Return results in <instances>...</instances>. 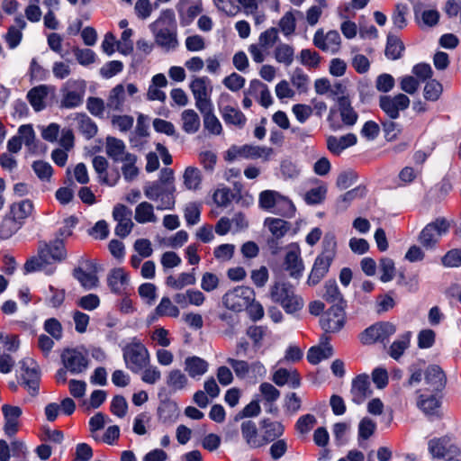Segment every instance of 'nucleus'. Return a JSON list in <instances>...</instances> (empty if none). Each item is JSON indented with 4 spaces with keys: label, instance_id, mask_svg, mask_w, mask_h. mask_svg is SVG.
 Returning a JSON list of instances; mask_svg holds the SVG:
<instances>
[{
    "label": "nucleus",
    "instance_id": "obj_1",
    "mask_svg": "<svg viewBox=\"0 0 461 461\" xmlns=\"http://www.w3.org/2000/svg\"><path fill=\"white\" fill-rule=\"evenodd\" d=\"M67 250L63 241L56 239L50 242L39 240L37 246V254L28 258L23 266L26 273L37 271L44 272L51 276L56 271L55 265L65 260Z\"/></svg>",
    "mask_w": 461,
    "mask_h": 461
},
{
    "label": "nucleus",
    "instance_id": "obj_2",
    "mask_svg": "<svg viewBox=\"0 0 461 461\" xmlns=\"http://www.w3.org/2000/svg\"><path fill=\"white\" fill-rule=\"evenodd\" d=\"M155 43L166 51L175 50L179 41L177 23L172 9L163 10L157 20L149 24Z\"/></svg>",
    "mask_w": 461,
    "mask_h": 461
},
{
    "label": "nucleus",
    "instance_id": "obj_3",
    "mask_svg": "<svg viewBox=\"0 0 461 461\" xmlns=\"http://www.w3.org/2000/svg\"><path fill=\"white\" fill-rule=\"evenodd\" d=\"M337 254V240L333 233H326L322 240V250L314 260L307 279L309 285H318L329 272Z\"/></svg>",
    "mask_w": 461,
    "mask_h": 461
},
{
    "label": "nucleus",
    "instance_id": "obj_4",
    "mask_svg": "<svg viewBox=\"0 0 461 461\" xmlns=\"http://www.w3.org/2000/svg\"><path fill=\"white\" fill-rule=\"evenodd\" d=\"M269 298L279 304L288 314L301 311L304 306L303 297L295 293L294 287L287 282H275L269 287Z\"/></svg>",
    "mask_w": 461,
    "mask_h": 461
},
{
    "label": "nucleus",
    "instance_id": "obj_5",
    "mask_svg": "<svg viewBox=\"0 0 461 461\" xmlns=\"http://www.w3.org/2000/svg\"><path fill=\"white\" fill-rule=\"evenodd\" d=\"M258 203L262 209L285 217H292L295 212L294 203L276 191L261 192Z\"/></svg>",
    "mask_w": 461,
    "mask_h": 461
},
{
    "label": "nucleus",
    "instance_id": "obj_6",
    "mask_svg": "<svg viewBox=\"0 0 461 461\" xmlns=\"http://www.w3.org/2000/svg\"><path fill=\"white\" fill-rule=\"evenodd\" d=\"M139 92L132 83H120L114 86L106 97V109L109 112L122 113L129 105V100Z\"/></svg>",
    "mask_w": 461,
    "mask_h": 461
},
{
    "label": "nucleus",
    "instance_id": "obj_7",
    "mask_svg": "<svg viewBox=\"0 0 461 461\" xmlns=\"http://www.w3.org/2000/svg\"><path fill=\"white\" fill-rule=\"evenodd\" d=\"M123 359L127 368L133 373H139L144 369L150 361L148 348L138 339H133L123 349Z\"/></svg>",
    "mask_w": 461,
    "mask_h": 461
},
{
    "label": "nucleus",
    "instance_id": "obj_8",
    "mask_svg": "<svg viewBox=\"0 0 461 461\" xmlns=\"http://www.w3.org/2000/svg\"><path fill=\"white\" fill-rule=\"evenodd\" d=\"M21 374L18 383L27 393L35 397L39 394L41 375L37 364L32 358H23L20 361Z\"/></svg>",
    "mask_w": 461,
    "mask_h": 461
},
{
    "label": "nucleus",
    "instance_id": "obj_9",
    "mask_svg": "<svg viewBox=\"0 0 461 461\" xmlns=\"http://www.w3.org/2000/svg\"><path fill=\"white\" fill-rule=\"evenodd\" d=\"M396 332V327L389 321H379L364 330L359 334L363 345L385 343Z\"/></svg>",
    "mask_w": 461,
    "mask_h": 461
},
{
    "label": "nucleus",
    "instance_id": "obj_10",
    "mask_svg": "<svg viewBox=\"0 0 461 461\" xmlns=\"http://www.w3.org/2000/svg\"><path fill=\"white\" fill-rule=\"evenodd\" d=\"M254 291L249 286H237L228 291L222 297L223 305L233 312H241L247 309L254 301Z\"/></svg>",
    "mask_w": 461,
    "mask_h": 461
},
{
    "label": "nucleus",
    "instance_id": "obj_11",
    "mask_svg": "<svg viewBox=\"0 0 461 461\" xmlns=\"http://www.w3.org/2000/svg\"><path fill=\"white\" fill-rule=\"evenodd\" d=\"M61 107L71 109L83 103L86 93V84L82 80H68L61 88Z\"/></svg>",
    "mask_w": 461,
    "mask_h": 461
},
{
    "label": "nucleus",
    "instance_id": "obj_12",
    "mask_svg": "<svg viewBox=\"0 0 461 461\" xmlns=\"http://www.w3.org/2000/svg\"><path fill=\"white\" fill-rule=\"evenodd\" d=\"M189 88L195 101V107L198 110L212 105L211 100L212 86L211 80L207 77H194L189 84Z\"/></svg>",
    "mask_w": 461,
    "mask_h": 461
},
{
    "label": "nucleus",
    "instance_id": "obj_13",
    "mask_svg": "<svg viewBox=\"0 0 461 461\" xmlns=\"http://www.w3.org/2000/svg\"><path fill=\"white\" fill-rule=\"evenodd\" d=\"M410 104V98L404 94L382 95L379 98L381 110L392 120L399 118L400 113L405 111Z\"/></svg>",
    "mask_w": 461,
    "mask_h": 461
},
{
    "label": "nucleus",
    "instance_id": "obj_14",
    "mask_svg": "<svg viewBox=\"0 0 461 461\" xmlns=\"http://www.w3.org/2000/svg\"><path fill=\"white\" fill-rule=\"evenodd\" d=\"M449 229V223L444 218H438L435 221L429 223L421 230L419 240L423 247L431 248L438 241L439 237L447 233Z\"/></svg>",
    "mask_w": 461,
    "mask_h": 461
},
{
    "label": "nucleus",
    "instance_id": "obj_15",
    "mask_svg": "<svg viewBox=\"0 0 461 461\" xmlns=\"http://www.w3.org/2000/svg\"><path fill=\"white\" fill-rule=\"evenodd\" d=\"M344 305H332L321 318L320 324L325 332H339L345 325Z\"/></svg>",
    "mask_w": 461,
    "mask_h": 461
},
{
    "label": "nucleus",
    "instance_id": "obj_16",
    "mask_svg": "<svg viewBox=\"0 0 461 461\" xmlns=\"http://www.w3.org/2000/svg\"><path fill=\"white\" fill-rule=\"evenodd\" d=\"M312 42L319 50L335 54L340 50L341 37L335 30L325 33L323 29H318L313 35Z\"/></svg>",
    "mask_w": 461,
    "mask_h": 461
},
{
    "label": "nucleus",
    "instance_id": "obj_17",
    "mask_svg": "<svg viewBox=\"0 0 461 461\" xmlns=\"http://www.w3.org/2000/svg\"><path fill=\"white\" fill-rule=\"evenodd\" d=\"M64 367L72 375L85 372L88 367V358L86 354L77 348H66L61 354Z\"/></svg>",
    "mask_w": 461,
    "mask_h": 461
},
{
    "label": "nucleus",
    "instance_id": "obj_18",
    "mask_svg": "<svg viewBox=\"0 0 461 461\" xmlns=\"http://www.w3.org/2000/svg\"><path fill=\"white\" fill-rule=\"evenodd\" d=\"M131 211L123 204L119 203L113 207V218L117 221V225L114 230L117 236L125 238L131 233L134 226L131 220Z\"/></svg>",
    "mask_w": 461,
    "mask_h": 461
},
{
    "label": "nucleus",
    "instance_id": "obj_19",
    "mask_svg": "<svg viewBox=\"0 0 461 461\" xmlns=\"http://www.w3.org/2000/svg\"><path fill=\"white\" fill-rule=\"evenodd\" d=\"M284 268L292 278L298 279L303 276L304 264L297 245L289 246L284 259Z\"/></svg>",
    "mask_w": 461,
    "mask_h": 461
},
{
    "label": "nucleus",
    "instance_id": "obj_20",
    "mask_svg": "<svg viewBox=\"0 0 461 461\" xmlns=\"http://www.w3.org/2000/svg\"><path fill=\"white\" fill-rule=\"evenodd\" d=\"M225 98L229 99L230 96L222 95L219 103V110L224 122L226 124L234 125L240 129L243 128L247 122L246 116L237 106L224 104L223 100Z\"/></svg>",
    "mask_w": 461,
    "mask_h": 461
},
{
    "label": "nucleus",
    "instance_id": "obj_21",
    "mask_svg": "<svg viewBox=\"0 0 461 461\" xmlns=\"http://www.w3.org/2000/svg\"><path fill=\"white\" fill-rule=\"evenodd\" d=\"M352 402L356 404H360L366 401L372 394L370 388L369 376L366 374L357 375L352 381L350 389Z\"/></svg>",
    "mask_w": 461,
    "mask_h": 461
},
{
    "label": "nucleus",
    "instance_id": "obj_22",
    "mask_svg": "<svg viewBox=\"0 0 461 461\" xmlns=\"http://www.w3.org/2000/svg\"><path fill=\"white\" fill-rule=\"evenodd\" d=\"M2 411L5 418L4 430L9 437L14 436L18 431V420L22 415V409L18 406L4 404Z\"/></svg>",
    "mask_w": 461,
    "mask_h": 461
},
{
    "label": "nucleus",
    "instance_id": "obj_23",
    "mask_svg": "<svg viewBox=\"0 0 461 461\" xmlns=\"http://www.w3.org/2000/svg\"><path fill=\"white\" fill-rule=\"evenodd\" d=\"M105 153L113 162H122L125 157L131 153L126 150L125 143L115 137L108 136L105 139Z\"/></svg>",
    "mask_w": 461,
    "mask_h": 461
},
{
    "label": "nucleus",
    "instance_id": "obj_24",
    "mask_svg": "<svg viewBox=\"0 0 461 461\" xmlns=\"http://www.w3.org/2000/svg\"><path fill=\"white\" fill-rule=\"evenodd\" d=\"M427 391L436 393L441 391L446 384V377L442 369L436 365L429 366L425 372Z\"/></svg>",
    "mask_w": 461,
    "mask_h": 461
},
{
    "label": "nucleus",
    "instance_id": "obj_25",
    "mask_svg": "<svg viewBox=\"0 0 461 461\" xmlns=\"http://www.w3.org/2000/svg\"><path fill=\"white\" fill-rule=\"evenodd\" d=\"M272 381L278 386L289 384L294 389L301 385V377L296 369L279 368L273 374Z\"/></svg>",
    "mask_w": 461,
    "mask_h": 461
},
{
    "label": "nucleus",
    "instance_id": "obj_26",
    "mask_svg": "<svg viewBox=\"0 0 461 461\" xmlns=\"http://www.w3.org/2000/svg\"><path fill=\"white\" fill-rule=\"evenodd\" d=\"M209 368V364L206 360L196 357H187L184 362V370L193 379H200Z\"/></svg>",
    "mask_w": 461,
    "mask_h": 461
},
{
    "label": "nucleus",
    "instance_id": "obj_27",
    "mask_svg": "<svg viewBox=\"0 0 461 461\" xmlns=\"http://www.w3.org/2000/svg\"><path fill=\"white\" fill-rule=\"evenodd\" d=\"M174 301L182 308L188 305L201 306L205 302V295L197 289H188L184 293H177L174 295Z\"/></svg>",
    "mask_w": 461,
    "mask_h": 461
},
{
    "label": "nucleus",
    "instance_id": "obj_28",
    "mask_svg": "<svg viewBox=\"0 0 461 461\" xmlns=\"http://www.w3.org/2000/svg\"><path fill=\"white\" fill-rule=\"evenodd\" d=\"M50 93V87L46 85H40L32 87L27 93V100L35 112H40L46 107V99Z\"/></svg>",
    "mask_w": 461,
    "mask_h": 461
},
{
    "label": "nucleus",
    "instance_id": "obj_29",
    "mask_svg": "<svg viewBox=\"0 0 461 461\" xmlns=\"http://www.w3.org/2000/svg\"><path fill=\"white\" fill-rule=\"evenodd\" d=\"M357 143V137L353 133H348L341 137L330 136L327 139L328 149L336 155L340 154L344 149Z\"/></svg>",
    "mask_w": 461,
    "mask_h": 461
},
{
    "label": "nucleus",
    "instance_id": "obj_30",
    "mask_svg": "<svg viewBox=\"0 0 461 461\" xmlns=\"http://www.w3.org/2000/svg\"><path fill=\"white\" fill-rule=\"evenodd\" d=\"M166 384L171 392L185 390L189 385L186 375L180 369L174 368L167 373Z\"/></svg>",
    "mask_w": 461,
    "mask_h": 461
},
{
    "label": "nucleus",
    "instance_id": "obj_31",
    "mask_svg": "<svg viewBox=\"0 0 461 461\" xmlns=\"http://www.w3.org/2000/svg\"><path fill=\"white\" fill-rule=\"evenodd\" d=\"M33 203L32 201L25 199L17 203H14L10 206L9 214L21 225L24 224L25 220L33 212Z\"/></svg>",
    "mask_w": 461,
    "mask_h": 461
},
{
    "label": "nucleus",
    "instance_id": "obj_32",
    "mask_svg": "<svg viewBox=\"0 0 461 461\" xmlns=\"http://www.w3.org/2000/svg\"><path fill=\"white\" fill-rule=\"evenodd\" d=\"M417 407L426 415H436L440 406L438 399L434 394H426L417 391Z\"/></svg>",
    "mask_w": 461,
    "mask_h": 461
},
{
    "label": "nucleus",
    "instance_id": "obj_33",
    "mask_svg": "<svg viewBox=\"0 0 461 461\" xmlns=\"http://www.w3.org/2000/svg\"><path fill=\"white\" fill-rule=\"evenodd\" d=\"M261 427L263 429V445L276 440L283 435L285 430V427L281 422L271 421L268 419L261 421Z\"/></svg>",
    "mask_w": 461,
    "mask_h": 461
},
{
    "label": "nucleus",
    "instance_id": "obj_34",
    "mask_svg": "<svg viewBox=\"0 0 461 461\" xmlns=\"http://www.w3.org/2000/svg\"><path fill=\"white\" fill-rule=\"evenodd\" d=\"M241 158L248 159L261 158L264 161H267L274 150L272 148L264 146H253V145H243L240 147Z\"/></svg>",
    "mask_w": 461,
    "mask_h": 461
},
{
    "label": "nucleus",
    "instance_id": "obj_35",
    "mask_svg": "<svg viewBox=\"0 0 461 461\" xmlns=\"http://www.w3.org/2000/svg\"><path fill=\"white\" fill-rule=\"evenodd\" d=\"M183 184L186 190L198 191L202 188L203 176L199 168L187 167L183 174Z\"/></svg>",
    "mask_w": 461,
    "mask_h": 461
},
{
    "label": "nucleus",
    "instance_id": "obj_36",
    "mask_svg": "<svg viewBox=\"0 0 461 461\" xmlns=\"http://www.w3.org/2000/svg\"><path fill=\"white\" fill-rule=\"evenodd\" d=\"M107 283L112 292L122 294L128 284V276L122 268H114L109 273Z\"/></svg>",
    "mask_w": 461,
    "mask_h": 461
},
{
    "label": "nucleus",
    "instance_id": "obj_37",
    "mask_svg": "<svg viewBox=\"0 0 461 461\" xmlns=\"http://www.w3.org/2000/svg\"><path fill=\"white\" fill-rule=\"evenodd\" d=\"M195 282L194 268L192 269L191 273L183 272L176 276L171 275L166 278L167 286L175 290H181L187 285H193Z\"/></svg>",
    "mask_w": 461,
    "mask_h": 461
},
{
    "label": "nucleus",
    "instance_id": "obj_38",
    "mask_svg": "<svg viewBox=\"0 0 461 461\" xmlns=\"http://www.w3.org/2000/svg\"><path fill=\"white\" fill-rule=\"evenodd\" d=\"M134 219L140 224L154 223L158 221V217L154 212V206L149 202H141L136 206Z\"/></svg>",
    "mask_w": 461,
    "mask_h": 461
},
{
    "label": "nucleus",
    "instance_id": "obj_39",
    "mask_svg": "<svg viewBox=\"0 0 461 461\" xmlns=\"http://www.w3.org/2000/svg\"><path fill=\"white\" fill-rule=\"evenodd\" d=\"M250 95H258L257 96L258 103L267 108L273 103V98L268 87L259 80H252L249 86Z\"/></svg>",
    "mask_w": 461,
    "mask_h": 461
},
{
    "label": "nucleus",
    "instance_id": "obj_40",
    "mask_svg": "<svg viewBox=\"0 0 461 461\" xmlns=\"http://www.w3.org/2000/svg\"><path fill=\"white\" fill-rule=\"evenodd\" d=\"M411 332L407 331L400 335L390 346L388 349L389 356L394 360H398L410 347Z\"/></svg>",
    "mask_w": 461,
    "mask_h": 461
},
{
    "label": "nucleus",
    "instance_id": "obj_41",
    "mask_svg": "<svg viewBox=\"0 0 461 461\" xmlns=\"http://www.w3.org/2000/svg\"><path fill=\"white\" fill-rule=\"evenodd\" d=\"M203 117L204 128L214 135H220L222 131V127L218 118L213 113V105L199 109Z\"/></svg>",
    "mask_w": 461,
    "mask_h": 461
},
{
    "label": "nucleus",
    "instance_id": "obj_42",
    "mask_svg": "<svg viewBox=\"0 0 461 461\" xmlns=\"http://www.w3.org/2000/svg\"><path fill=\"white\" fill-rule=\"evenodd\" d=\"M182 129L188 134L198 131L201 122L198 113L193 109H186L181 113Z\"/></svg>",
    "mask_w": 461,
    "mask_h": 461
},
{
    "label": "nucleus",
    "instance_id": "obj_43",
    "mask_svg": "<svg viewBox=\"0 0 461 461\" xmlns=\"http://www.w3.org/2000/svg\"><path fill=\"white\" fill-rule=\"evenodd\" d=\"M332 355V346L325 342L321 346L312 347L307 353V359L311 364L317 365L321 360L330 358Z\"/></svg>",
    "mask_w": 461,
    "mask_h": 461
},
{
    "label": "nucleus",
    "instance_id": "obj_44",
    "mask_svg": "<svg viewBox=\"0 0 461 461\" xmlns=\"http://www.w3.org/2000/svg\"><path fill=\"white\" fill-rule=\"evenodd\" d=\"M339 111L342 124L345 126H353L357 120V113L354 111L347 97L339 98Z\"/></svg>",
    "mask_w": 461,
    "mask_h": 461
},
{
    "label": "nucleus",
    "instance_id": "obj_45",
    "mask_svg": "<svg viewBox=\"0 0 461 461\" xmlns=\"http://www.w3.org/2000/svg\"><path fill=\"white\" fill-rule=\"evenodd\" d=\"M321 296L327 303L332 305L344 304L343 296L334 280H329L325 283Z\"/></svg>",
    "mask_w": 461,
    "mask_h": 461
},
{
    "label": "nucleus",
    "instance_id": "obj_46",
    "mask_svg": "<svg viewBox=\"0 0 461 461\" xmlns=\"http://www.w3.org/2000/svg\"><path fill=\"white\" fill-rule=\"evenodd\" d=\"M79 131L86 138L92 139L97 133V125L86 113H77L75 117Z\"/></svg>",
    "mask_w": 461,
    "mask_h": 461
},
{
    "label": "nucleus",
    "instance_id": "obj_47",
    "mask_svg": "<svg viewBox=\"0 0 461 461\" xmlns=\"http://www.w3.org/2000/svg\"><path fill=\"white\" fill-rule=\"evenodd\" d=\"M403 42L395 35L389 34L385 46L384 54L387 59L396 60L402 58L404 50Z\"/></svg>",
    "mask_w": 461,
    "mask_h": 461
},
{
    "label": "nucleus",
    "instance_id": "obj_48",
    "mask_svg": "<svg viewBox=\"0 0 461 461\" xmlns=\"http://www.w3.org/2000/svg\"><path fill=\"white\" fill-rule=\"evenodd\" d=\"M241 434L247 444L251 447L263 446L262 440L258 437V429L255 422L247 420L241 424Z\"/></svg>",
    "mask_w": 461,
    "mask_h": 461
},
{
    "label": "nucleus",
    "instance_id": "obj_49",
    "mask_svg": "<svg viewBox=\"0 0 461 461\" xmlns=\"http://www.w3.org/2000/svg\"><path fill=\"white\" fill-rule=\"evenodd\" d=\"M274 57L276 62L290 66L294 59V49L287 43H279L274 50Z\"/></svg>",
    "mask_w": 461,
    "mask_h": 461
},
{
    "label": "nucleus",
    "instance_id": "obj_50",
    "mask_svg": "<svg viewBox=\"0 0 461 461\" xmlns=\"http://www.w3.org/2000/svg\"><path fill=\"white\" fill-rule=\"evenodd\" d=\"M23 225L14 220L9 213L6 214L0 223V239L8 240L13 237Z\"/></svg>",
    "mask_w": 461,
    "mask_h": 461
},
{
    "label": "nucleus",
    "instance_id": "obj_51",
    "mask_svg": "<svg viewBox=\"0 0 461 461\" xmlns=\"http://www.w3.org/2000/svg\"><path fill=\"white\" fill-rule=\"evenodd\" d=\"M265 225L276 239L283 238L290 230V223L278 218H267Z\"/></svg>",
    "mask_w": 461,
    "mask_h": 461
},
{
    "label": "nucleus",
    "instance_id": "obj_52",
    "mask_svg": "<svg viewBox=\"0 0 461 461\" xmlns=\"http://www.w3.org/2000/svg\"><path fill=\"white\" fill-rule=\"evenodd\" d=\"M73 276L86 290H91L96 287L99 282L95 274L86 272L79 267L73 270Z\"/></svg>",
    "mask_w": 461,
    "mask_h": 461
},
{
    "label": "nucleus",
    "instance_id": "obj_53",
    "mask_svg": "<svg viewBox=\"0 0 461 461\" xmlns=\"http://www.w3.org/2000/svg\"><path fill=\"white\" fill-rule=\"evenodd\" d=\"M176 8L182 26L189 25L202 12V8L197 5H190L186 9H185L182 5H178Z\"/></svg>",
    "mask_w": 461,
    "mask_h": 461
},
{
    "label": "nucleus",
    "instance_id": "obj_54",
    "mask_svg": "<svg viewBox=\"0 0 461 461\" xmlns=\"http://www.w3.org/2000/svg\"><path fill=\"white\" fill-rule=\"evenodd\" d=\"M155 313L159 317L168 316L176 318L179 316L180 311L168 297H163L156 307Z\"/></svg>",
    "mask_w": 461,
    "mask_h": 461
},
{
    "label": "nucleus",
    "instance_id": "obj_55",
    "mask_svg": "<svg viewBox=\"0 0 461 461\" xmlns=\"http://www.w3.org/2000/svg\"><path fill=\"white\" fill-rule=\"evenodd\" d=\"M171 184L163 181L153 182L144 186V194L151 201H158Z\"/></svg>",
    "mask_w": 461,
    "mask_h": 461
},
{
    "label": "nucleus",
    "instance_id": "obj_56",
    "mask_svg": "<svg viewBox=\"0 0 461 461\" xmlns=\"http://www.w3.org/2000/svg\"><path fill=\"white\" fill-rule=\"evenodd\" d=\"M137 161V157L134 154L128 155L125 157V159L122 161V172L123 177L126 181H132L135 179L139 174V169L135 166Z\"/></svg>",
    "mask_w": 461,
    "mask_h": 461
},
{
    "label": "nucleus",
    "instance_id": "obj_57",
    "mask_svg": "<svg viewBox=\"0 0 461 461\" xmlns=\"http://www.w3.org/2000/svg\"><path fill=\"white\" fill-rule=\"evenodd\" d=\"M366 194L365 187H356L341 195L337 201V207L340 211H345L349 203L357 197H363Z\"/></svg>",
    "mask_w": 461,
    "mask_h": 461
},
{
    "label": "nucleus",
    "instance_id": "obj_58",
    "mask_svg": "<svg viewBox=\"0 0 461 461\" xmlns=\"http://www.w3.org/2000/svg\"><path fill=\"white\" fill-rule=\"evenodd\" d=\"M424 98L435 102L439 99L443 92V86L436 79L429 80L424 86Z\"/></svg>",
    "mask_w": 461,
    "mask_h": 461
},
{
    "label": "nucleus",
    "instance_id": "obj_59",
    "mask_svg": "<svg viewBox=\"0 0 461 461\" xmlns=\"http://www.w3.org/2000/svg\"><path fill=\"white\" fill-rule=\"evenodd\" d=\"M321 57L320 54L310 49L302 50L299 55L301 64L312 68H318L321 63Z\"/></svg>",
    "mask_w": 461,
    "mask_h": 461
},
{
    "label": "nucleus",
    "instance_id": "obj_60",
    "mask_svg": "<svg viewBox=\"0 0 461 461\" xmlns=\"http://www.w3.org/2000/svg\"><path fill=\"white\" fill-rule=\"evenodd\" d=\"M259 393L265 403H275L281 395L280 391L267 382H264L259 385Z\"/></svg>",
    "mask_w": 461,
    "mask_h": 461
},
{
    "label": "nucleus",
    "instance_id": "obj_61",
    "mask_svg": "<svg viewBox=\"0 0 461 461\" xmlns=\"http://www.w3.org/2000/svg\"><path fill=\"white\" fill-rule=\"evenodd\" d=\"M93 167L96 174L98 175V178L101 183L110 185L108 180V161L103 156H95L92 160Z\"/></svg>",
    "mask_w": 461,
    "mask_h": 461
},
{
    "label": "nucleus",
    "instance_id": "obj_62",
    "mask_svg": "<svg viewBox=\"0 0 461 461\" xmlns=\"http://www.w3.org/2000/svg\"><path fill=\"white\" fill-rule=\"evenodd\" d=\"M278 40V31L276 28L271 27L258 36V44L268 50Z\"/></svg>",
    "mask_w": 461,
    "mask_h": 461
},
{
    "label": "nucleus",
    "instance_id": "obj_63",
    "mask_svg": "<svg viewBox=\"0 0 461 461\" xmlns=\"http://www.w3.org/2000/svg\"><path fill=\"white\" fill-rule=\"evenodd\" d=\"M86 109L92 115L102 118L106 109V101L100 97L90 96L86 100Z\"/></svg>",
    "mask_w": 461,
    "mask_h": 461
},
{
    "label": "nucleus",
    "instance_id": "obj_64",
    "mask_svg": "<svg viewBox=\"0 0 461 461\" xmlns=\"http://www.w3.org/2000/svg\"><path fill=\"white\" fill-rule=\"evenodd\" d=\"M429 451L433 457L442 458L447 456L449 448L447 446V441L442 438H434L429 442Z\"/></svg>",
    "mask_w": 461,
    "mask_h": 461
}]
</instances>
